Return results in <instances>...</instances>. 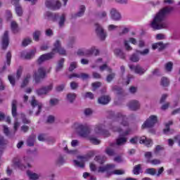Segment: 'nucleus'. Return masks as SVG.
Instances as JSON below:
<instances>
[{
  "instance_id": "6",
  "label": "nucleus",
  "mask_w": 180,
  "mask_h": 180,
  "mask_svg": "<svg viewBox=\"0 0 180 180\" xmlns=\"http://www.w3.org/2000/svg\"><path fill=\"white\" fill-rule=\"evenodd\" d=\"M75 127L81 137H88L89 133H91L89 128L86 125L77 123L75 124Z\"/></svg>"
},
{
  "instance_id": "41",
  "label": "nucleus",
  "mask_w": 180,
  "mask_h": 180,
  "mask_svg": "<svg viewBox=\"0 0 180 180\" xmlns=\"http://www.w3.org/2000/svg\"><path fill=\"white\" fill-rule=\"evenodd\" d=\"M146 174H149V175H155V174H157V169H155V168H148L146 169L145 171Z\"/></svg>"
},
{
  "instance_id": "22",
  "label": "nucleus",
  "mask_w": 180,
  "mask_h": 180,
  "mask_svg": "<svg viewBox=\"0 0 180 180\" xmlns=\"http://www.w3.org/2000/svg\"><path fill=\"white\" fill-rule=\"evenodd\" d=\"M172 124H174L172 121H169L165 124V129H163L165 134H172L174 133V130L169 129V126H172Z\"/></svg>"
},
{
  "instance_id": "64",
  "label": "nucleus",
  "mask_w": 180,
  "mask_h": 180,
  "mask_svg": "<svg viewBox=\"0 0 180 180\" xmlns=\"http://www.w3.org/2000/svg\"><path fill=\"white\" fill-rule=\"evenodd\" d=\"M79 76V78H82V79H88V78H89V75L86 73H80Z\"/></svg>"
},
{
  "instance_id": "36",
  "label": "nucleus",
  "mask_w": 180,
  "mask_h": 180,
  "mask_svg": "<svg viewBox=\"0 0 180 180\" xmlns=\"http://www.w3.org/2000/svg\"><path fill=\"white\" fill-rule=\"evenodd\" d=\"M64 58H61L58 63V65L56 67V71L57 72H58V71H61V70H63V67H64Z\"/></svg>"
},
{
  "instance_id": "38",
  "label": "nucleus",
  "mask_w": 180,
  "mask_h": 180,
  "mask_svg": "<svg viewBox=\"0 0 180 180\" xmlns=\"http://www.w3.org/2000/svg\"><path fill=\"white\" fill-rule=\"evenodd\" d=\"M99 70L101 72H103V71H105V70H107L108 72H112V68H109L106 64L101 65L99 67Z\"/></svg>"
},
{
  "instance_id": "47",
  "label": "nucleus",
  "mask_w": 180,
  "mask_h": 180,
  "mask_svg": "<svg viewBox=\"0 0 180 180\" xmlns=\"http://www.w3.org/2000/svg\"><path fill=\"white\" fill-rule=\"evenodd\" d=\"M46 16H47V18H50L51 19H57V18L58 17V15L57 14H53L50 11H47L45 13Z\"/></svg>"
},
{
  "instance_id": "58",
  "label": "nucleus",
  "mask_w": 180,
  "mask_h": 180,
  "mask_svg": "<svg viewBox=\"0 0 180 180\" xmlns=\"http://www.w3.org/2000/svg\"><path fill=\"white\" fill-rule=\"evenodd\" d=\"M77 68V62H72L69 67V71L72 72Z\"/></svg>"
},
{
  "instance_id": "52",
  "label": "nucleus",
  "mask_w": 180,
  "mask_h": 180,
  "mask_svg": "<svg viewBox=\"0 0 180 180\" xmlns=\"http://www.w3.org/2000/svg\"><path fill=\"white\" fill-rule=\"evenodd\" d=\"M12 58V53L11 51H8L6 54V63L7 65H11V60Z\"/></svg>"
},
{
  "instance_id": "17",
  "label": "nucleus",
  "mask_w": 180,
  "mask_h": 180,
  "mask_svg": "<svg viewBox=\"0 0 180 180\" xmlns=\"http://www.w3.org/2000/svg\"><path fill=\"white\" fill-rule=\"evenodd\" d=\"M30 103L32 108H36V106H38V110L35 113V115L36 116H39V115H40V112H41V108H43V105H41V103H39V101H37V100L34 98L31 101Z\"/></svg>"
},
{
  "instance_id": "31",
  "label": "nucleus",
  "mask_w": 180,
  "mask_h": 180,
  "mask_svg": "<svg viewBox=\"0 0 180 180\" xmlns=\"http://www.w3.org/2000/svg\"><path fill=\"white\" fill-rule=\"evenodd\" d=\"M95 161L98 162V164H104L106 161V157L105 156H96L94 158Z\"/></svg>"
},
{
  "instance_id": "8",
  "label": "nucleus",
  "mask_w": 180,
  "mask_h": 180,
  "mask_svg": "<svg viewBox=\"0 0 180 180\" xmlns=\"http://www.w3.org/2000/svg\"><path fill=\"white\" fill-rule=\"evenodd\" d=\"M33 77L36 84H40L41 79L46 78V69L44 68H39L37 71L34 72Z\"/></svg>"
},
{
  "instance_id": "34",
  "label": "nucleus",
  "mask_w": 180,
  "mask_h": 180,
  "mask_svg": "<svg viewBox=\"0 0 180 180\" xmlns=\"http://www.w3.org/2000/svg\"><path fill=\"white\" fill-rule=\"evenodd\" d=\"M75 98H77V94H75L74 93H69L67 95L68 101H69V102H70V103H72V102H74V101H75Z\"/></svg>"
},
{
  "instance_id": "15",
  "label": "nucleus",
  "mask_w": 180,
  "mask_h": 180,
  "mask_svg": "<svg viewBox=\"0 0 180 180\" xmlns=\"http://www.w3.org/2000/svg\"><path fill=\"white\" fill-rule=\"evenodd\" d=\"M129 68L132 71H134L135 74H139V75H143L147 71L146 69L143 68L140 65H130Z\"/></svg>"
},
{
  "instance_id": "11",
  "label": "nucleus",
  "mask_w": 180,
  "mask_h": 180,
  "mask_svg": "<svg viewBox=\"0 0 180 180\" xmlns=\"http://www.w3.org/2000/svg\"><path fill=\"white\" fill-rule=\"evenodd\" d=\"M9 46V32L5 31L1 36V47L3 50H6Z\"/></svg>"
},
{
  "instance_id": "40",
  "label": "nucleus",
  "mask_w": 180,
  "mask_h": 180,
  "mask_svg": "<svg viewBox=\"0 0 180 180\" xmlns=\"http://www.w3.org/2000/svg\"><path fill=\"white\" fill-rule=\"evenodd\" d=\"M91 86L93 88V91H96L98 88H101L102 86V82H95L91 84Z\"/></svg>"
},
{
  "instance_id": "4",
  "label": "nucleus",
  "mask_w": 180,
  "mask_h": 180,
  "mask_svg": "<svg viewBox=\"0 0 180 180\" xmlns=\"http://www.w3.org/2000/svg\"><path fill=\"white\" fill-rule=\"evenodd\" d=\"M115 165L114 164H108L105 166L100 167L98 172H107L108 175H123L124 174V170L123 169H115Z\"/></svg>"
},
{
  "instance_id": "37",
  "label": "nucleus",
  "mask_w": 180,
  "mask_h": 180,
  "mask_svg": "<svg viewBox=\"0 0 180 180\" xmlns=\"http://www.w3.org/2000/svg\"><path fill=\"white\" fill-rule=\"evenodd\" d=\"M11 30L13 33H18V32H19V27H18V23H16V22H11Z\"/></svg>"
},
{
  "instance_id": "20",
  "label": "nucleus",
  "mask_w": 180,
  "mask_h": 180,
  "mask_svg": "<svg viewBox=\"0 0 180 180\" xmlns=\"http://www.w3.org/2000/svg\"><path fill=\"white\" fill-rule=\"evenodd\" d=\"M13 164L15 167H18L20 169H26V166L22 164V160L18 158H15L13 160Z\"/></svg>"
},
{
  "instance_id": "56",
  "label": "nucleus",
  "mask_w": 180,
  "mask_h": 180,
  "mask_svg": "<svg viewBox=\"0 0 180 180\" xmlns=\"http://www.w3.org/2000/svg\"><path fill=\"white\" fill-rule=\"evenodd\" d=\"M30 43H32V39L26 38L22 41V46H24V47H26V46L30 44Z\"/></svg>"
},
{
  "instance_id": "7",
  "label": "nucleus",
  "mask_w": 180,
  "mask_h": 180,
  "mask_svg": "<svg viewBox=\"0 0 180 180\" xmlns=\"http://www.w3.org/2000/svg\"><path fill=\"white\" fill-rule=\"evenodd\" d=\"M158 122L157 115H150L142 124V129H150L154 127Z\"/></svg>"
},
{
  "instance_id": "25",
  "label": "nucleus",
  "mask_w": 180,
  "mask_h": 180,
  "mask_svg": "<svg viewBox=\"0 0 180 180\" xmlns=\"http://www.w3.org/2000/svg\"><path fill=\"white\" fill-rule=\"evenodd\" d=\"M27 175H28L30 179L37 180L41 176L40 174L33 173L30 171L27 172Z\"/></svg>"
},
{
  "instance_id": "13",
  "label": "nucleus",
  "mask_w": 180,
  "mask_h": 180,
  "mask_svg": "<svg viewBox=\"0 0 180 180\" xmlns=\"http://www.w3.org/2000/svg\"><path fill=\"white\" fill-rule=\"evenodd\" d=\"M127 143V137L124 136L123 135H120L119 137L116 139L115 143H110V147H115V146H124Z\"/></svg>"
},
{
  "instance_id": "5",
  "label": "nucleus",
  "mask_w": 180,
  "mask_h": 180,
  "mask_svg": "<svg viewBox=\"0 0 180 180\" xmlns=\"http://www.w3.org/2000/svg\"><path fill=\"white\" fill-rule=\"evenodd\" d=\"M95 154H96V151L91 150L89 152L86 156H78L77 158L79 160H82V162H78L77 160H73L74 165H75V167H79V168H84V167H85V165L84 164V161H88L89 158H92V157H94Z\"/></svg>"
},
{
  "instance_id": "19",
  "label": "nucleus",
  "mask_w": 180,
  "mask_h": 180,
  "mask_svg": "<svg viewBox=\"0 0 180 180\" xmlns=\"http://www.w3.org/2000/svg\"><path fill=\"white\" fill-rule=\"evenodd\" d=\"M77 56H79L80 57H86L88 56H92V50L79 49L77 51Z\"/></svg>"
},
{
  "instance_id": "30",
  "label": "nucleus",
  "mask_w": 180,
  "mask_h": 180,
  "mask_svg": "<svg viewBox=\"0 0 180 180\" xmlns=\"http://www.w3.org/2000/svg\"><path fill=\"white\" fill-rule=\"evenodd\" d=\"M35 140H36V137L35 136H30L27 139V146H28L29 147H33V146H34Z\"/></svg>"
},
{
  "instance_id": "59",
  "label": "nucleus",
  "mask_w": 180,
  "mask_h": 180,
  "mask_svg": "<svg viewBox=\"0 0 180 180\" xmlns=\"http://www.w3.org/2000/svg\"><path fill=\"white\" fill-rule=\"evenodd\" d=\"M64 88H65V84H60L56 87V91L57 92H61V91L64 90Z\"/></svg>"
},
{
  "instance_id": "10",
  "label": "nucleus",
  "mask_w": 180,
  "mask_h": 180,
  "mask_svg": "<svg viewBox=\"0 0 180 180\" xmlns=\"http://www.w3.org/2000/svg\"><path fill=\"white\" fill-rule=\"evenodd\" d=\"M94 131L96 134H101L104 137H109V136H110L109 131L105 129V125L103 124L96 125Z\"/></svg>"
},
{
  "instance_id": "3",
  "label": "nucleus",
  "mask_w": 180,
  "mask_h": 180,
  "mask_svg": "<svg viewBox=\"0 0 180 180\" xmlns=\"http://www.w3.org/2000/svg\"><path fill=\"white\" fill-rule=\"evenodd\" d=\"M120 124H122L124 127L129 126L127 117L123 115L122 112L117 113L114 118V121L111 124H108L107 127L112 130V131L120 133V131H122V128L119 127Z\"/></svg>"
},
{
  "instance_id": "21",
  "label": "nucleus",
  "mask_w": 180,
  "mask_h": 180,
  "mask_svg": "<svg viewBox=\"0 0 180 180\" xmlns=\"http://www.w3.org/2000/svg\"><path fill=\"white\" fill-rule=\"evenodd\" d=\"M167 46H168V44H164L162 42H158V43H155L152 45V49H153V50H157V49H158V50L160 51H161V50H164V49H165L167 47Z\"/></svg>"
},
{
  "instance_id": "24",
  "label": "nucleus",
  "mask_w": 180,
  "mask_h": 180,
  "mask_svg": "<svg viewBox=\"0 0 180 180\" xmlns=\"http://www.w3.org/2000/svg\"><path fill=\"white\" fill-rule=\"evenodd\" d=\"M98 102L101 105H108L110 102V97L109 96H103L98 99Z\"/></svg>"
},
{
  "instance_id": "55",
  "label": "nucleus",
  "mask_w": 180,
  "mask_h": 180,
  "mask_svg": "<svg viewBox=\"0 0 180 180\" xmlns=\"http://www.w3.org/2000/svg\"><path fill=\"white\" fill-rule=\"evenodd\" d=\"M23 71V69L20 67L18 70H17V73H16V79H20V77H22V72Z\"/></svg>"
},
{
  "instance_id": "27",
  "label": "nucleus",
  "mask_w": 180,
  "mask_h": 180,
  "mask_svg": "<svg viewBox=\"0 0 180 180\" xmlns=\"http://www.w3.org/2000/svg\"><path fill=\"white\" fill-rule=\"evenodd\" d=\"M86 7L84 5L79 6V11L74 15V18H81V16H84V13H85Z\"/></svg>"
},
{
  "instance_id": "12",
  "label": "nucleus",
  "mask_w": 180,
  "mask_h": 180,
  "mask_svg": "<svg viewBox=\"0 0 180 180\" xmlns=\"http://www.w3.org/2000/svg\"><path fill=\"white\" fill-rule=\"evenodd\" d=\"M46 6L49 8V9H52L53 11H57V9H60V8H61V2L59 1H46Z\"/></svg>"
},
{
  "instance_id": "51",
  "label": "nucleus",
  "mask_w": 180,
  "mask_h": 180,
  "mask_svg": "<svg viewBox=\"0 0 180 180\" xmlns=\"http://www.w3.org/2000/svg\"><path fill=\"white\" fill-rule=\"evenodd\" d=\"M145 158H146L148 162H150V161H151V159L153 158V153L151 152H146Z\"/></svg>"
},
{
  "instance_id": "32",
  "label": "nucleus",
  "mask_w": 180,
  "mask_h": 180,
  "mask_svg": "<svg viewBox=\"0 0 180 180\" xmlns=\"http://www.w3.org/2000/svg\"><path fill=\"white\" fill-rule=\"evenodd\" d=\"M34 54H36V50H31L30 52L27 53L25 56V60H30L34 57Z\"/></svg>"
},
{
  "instance_id": "16",
  "label": "nucleus",
  "mask_w": 180,
  "mask_h": 180,
  "mask_svg": "<svg viewBox=\"0 0 180 180\" xmlns=\"http://www.w3.org/2000/svg\"><path fill=\"white\" fill-rule=\"evenodd\" d=\"M128 108H129V109L131 110H139V109H140V102L137 100H131L130 101L128 104H127Z\"/></svg>"
},
{
  "instance_id": "49",
  "label": "nucleus",
  "mask_w": 180,
  "mask_h": 180,
  "mask_svg": "<svg viewBox=\"0 0 180 180\" xmlns=\"http://www.w3.org/2000/svg\"><path fill=\"white\" fill-rule=\"evenodd\" d=\"M89 140L92 144H95L96 146H98V144H101V141L95 137H90Z\"/></svg>"
},
{
  "instance_id": "60",
  "label": "nucleus",
  "mask_w": 180,
  "mask_h": 180,
  "mask_svg": "<svg viewBox=\"0 0 180 180\" xmlns=\"http://www.w3.org/2000/svg\"><path fill=\"white\" fill-rule=\"evenodd\" d=\"M8 80H9L10 83L11 84V85H13V86H14V85L15 84V77L13 75H8Z\"/></svg>"
},
{
  "instance_id": "44",
  "label": "nucleus",
  "mask_w": 180,
  "mask_h": 180,
  "mask_svg": "<svg viewBox=\"0 0 180 180\" xmlns=\"http://www.w3.org/2000/svg\"><path fill=\"white\" fill-rule=\"evenodd\" d=\"M141 169V165H137L134 167L133 172L134 175H139L140 170Z\"/></svg>"
},
{
  "instance_id": "61",
  "label": "nucleus",
  "mask_w": 180,
  "mask_h": 180,
  "mask_svg": "<svg viewBox=\"0 0 180 180\" xmlns=\"http://www.w3.org/2000/svg\"><path fill=\"white\" fill-rule=\"evenodd\" d=\"M162 150H164V147L158 145L155 149V154H158V153H160V151H162Z\"/></svg>"
},
{
  "instance_id": "63",
  "label": "nucleus",
  "mask_w": 180,
  "mask_h": 180,
  "mask_svg": "<svg viewBox=\"0 0 180 180\" xmlns=\"http://www.w3.org/2000/svg\"><path fill=\"white\" fill-rule=\"evenodd\" d=\"M3 128H4V134H6V136H9L10 131H9V128H8V126L4 125Z\"/></svg>"
},
{
  "instance_id": "14",
  "label": "nucleus",
  "mask_w": 180,
  "mask_h": 180,
  "mask_svg": "<svg viewBox=\"0 0 180 180\" xmlns=\"http://www.w3.org/2000/svg\"><path fill=\"white\" fill-rule=\"evenodd\" d=\"M96 33L101 40H105L106 39V32L99 24H96Z\"/></svg>"
},
{
  "instance_id": "39",
  "label": "nucleus",
  "mask_w": 180,
  "mask_h": 180,
  "mask_svg": "<svg viewBox=\"0 0 180 180\" xmlns=\"http://www.w3.org/2000/svg\"><path fill=\"white\" fill-rule=\"evenodd\" d=\"M41 32L39 30L35 31L33 33V39L35 41H39Z\"/></svg>"
},
{
  "instance_id": "33",
  "label": "nucleus",
  "mask_w": 180,
  "mask_h": 180,
  "mask_svg": "<svg viewBox=\"0 0 180 180\" xmlns=\"http://www.w3.org/2000/svg\"><path fill=\"white\" fill-rule=\"evenodd\" d=\"M6 143V140H5L4 136H0V153L2 152V150H4Z\"/></svg>"
},
{
  "instance_id": "35",
  "label": "nucleus",
  "mask_w": 180,
  "mask_h": 180,
  "mask_svg": "<svg viewBox=\"0 0 180 180\" xmlns=\"http://www.w3.org/2000/svg\"><path fill=\"white\" fill-rule=\"evenodd\" d=\"M105 154H107V155H110V157L115 155V150L112 148L110 145L105 148Z\"/></svg>"
},
{
  "instance_id": "42",
  "label": "nucleus",
  "mask_w": 180,
  "mask_h": 180,
  "mask_svg": "<svg viewBox=\"0 0 180 180\" xmlns=\"http://www.w3.org/2000/svg\"><path fill=\"white\" fill-rule=\"evenodd\" d=\"M112 91L117 94V95L122 94V88H120L119 86H113L112 87Z\"/></svg>"
},
{
  "instance_id": "1",
  "label": "nucleus",
  "mask_w": 180,
  "mask_h": 180,
  "mask_svg": "<svg viewBox=\"0 0 180 180\" xmlns=\"http://www.w3.org/2000/svg\"><path fill=\"white\" fill-rule=\"evenodd\" d=\"M172 11V8L165 7L162 8L155 15L150 23V27L154 30H161V29H167L168 27V22H167V15Z\"/></svg>"
},
{
  "instance_id": "45",
  "label": "nucleus",
  "mask_w": 180,
  "mask_h": 180,
  "mask_svg": "<svg viewBox=\"0 0 180 180\" xmlns=\"http://www.w3.org/2000/svg\"><path fill=\"white\" fill-rule=\"evenodd\" d=\"M161 85L162 86H168L169 85V80L167 77H162L161 79Z\"/></svg>"
},
{
  "instance_id": "2",
  "label": "nucleus",
  "mask_w": 180,
  "mask_h": 180,
  "mask_svg": "<svg viewBox=\"0 0 180 180\" xmlns=\"http://www.w3.org/2000/svg\"><path fill=\"white\" fill-rule=\"evenodd\" d=\"M53 49L52 51L46 54L41 55L37 60L38 64H41L44 63V61H47L49 60H51L54 58V54L56 53H58L62 56H65V50L61 47V42L59 40H57L53 44Z\"/></svg>"
},
{
  "instance_id": "18",
  "label": "nucleus",
  "mask_w": 180,
  "mask_h": 180,
  "mask_svg": "<svg viewBox=\"0 0 180 180\" xmlns=\"http://www.w3.org/2000/svg\"><path fill=\"white\" fill-rule=\"evenodd\" d=\"M111 19L113 20H120L122 15L116 8H112L110 11Z\"/></svg>"
},
{
  "instance_id": "50",
  "label": "nucleus",
  "mask_w": 180,
  "mask_h": 180,
  "mask_svg": "<svg viewBox=\"0 0 180 180\" xmlns=\"http://www.w3.org/2000/svg\"><path fill=\"white\" fill-rule=\"evenodd\" d=\"M172 65H174V64L172 63V62H168L166 65H165V70L166 71L170 72V71H172Z\"/></svg>"
},
{
  "instance_id": "43",
  "label": "nucleus",
  "mask_w": 180,
  "mask_h": 180,
  "mask_svg": "<svg viewBox=\"0 0 180 180\" xmlns=\"http://www.w3.org/2000/svg\"><path fill=\"white\" fill-rule=\"evenodd\" d=\"M15 12L18 16H22V15H23V10L20 5L15 6Z\"/></svg>"
},
{
  "instance_id": "57",
  "label": "nucleus",
  "mask_w": 180,
  "mask_h": 180,
  "mask_svg": "<svg viewBox=\"0 0 180 180\" xmlns=\"http://www.w3.org/2000/svg\"><path fill=\"white\" fill-rule=\"evenodd\" d=\"M149 163L152 164V165H159V164H161V160L158 159H153L149 161Z\"/></svg>"
},
{
  "instance_id": "28",
  "label": "nucleus",
  "mask_w": 180,
  "mask_h": 180,
  "mask_svg": "<svg viewBox=\"0 0 180 180\" xmlns=\"http://www.w3.org/2000/svg\"><path fill=\"white\" fill-rule=\"evenodd\" d=\"M17 105H18V101L16 100H13L12 101V115L13 117H16L18 112L17 111Z\"/></svg>"
},
{
  "instance_id": "9",
  "label": "nucleus",
  "mask_w": 180,
  "mask_h": 180,
  "mask_svg": "<svg viewBox=\"0 0 180 180\" xmlns=\"http://www.w3.org/2000/svg\"><path fill=\"white\" fill-rule=\"evenodd\" d=\"M53 87L54 84L53 83H51L48 86H44L37 89L36 94L37 95H38V96H42V95H47V94H49V92H51V91H53Z\"/></svg>"
},
{
  "instance_id": "29",
  "label": "nucleus",
  "mask_w": 180,
  "mask_h": 180,
  "mask_svg": "<svg viewBox=\"0 0 180 180\" xmlns=\"http://www.w3.org/2000/svg\"><path fill=\"white\" fill-rule=\"evenodd\" d=\"M30 78H32V75H30V74H27L24 78L21 84V86H20L21 88H25L29 84V81H30Z\"/></svg>"
},
{
  "instance_id": "62",
  "label": "nucleus",
  "mask_w": 180,
  "mask_h": 180,
  "mask_svg": "<svg viewBox=\"0 0 180 180\" xmlns=\"http://www.w3.org/2000/svg\"><path fill=\"white\" fill-rule=\"evenodd\" d=\"M138 141H139V137L137 136H134V138L129 140V142L131 143V144H137Z\"/></svg>"
},
{
  "instance_id": "46",
  "label": "nucleus",
  "mask_w": 180,
  "mask_h": 180,
  "mask_svg": "<svg viewBox=\"0 0 180 180\" xmlns=\"http://www.w3.org/2000/svg\"><path fill=\"white\" fill-rule=\"evenodd\" d=\"M115 77H116V74L111 72L106 77L107 82H112L113 79H115Z\"/></svg>"
},
{
  "instance_id": "48",
  "label": "nucleus",
  "mask_w": 180,
  "mask_h": 180,
  "mask_svg": "<svg viewBox=\"0 0 180 180\" xmlns=\"http://www.w3.org/2000/svg\"><path fill=\"white\" fill-rule=\"evenodd\" d=\"M65 22V14H63L60 18V20H59L60 27H63V26H64Z\"/></svg>"
},
{
  "instance_id": "53",
  "label": "nucleus",
  "mask_w": 180,
  "mask_h": 180,
  "mask_svg": "<svg viewBox=\"0 0 180 180\" xmlns=\"http://www.w3.org/2000/svg\"><path fill=\"white\" fill-rule=\"evenodd\" d=\"M130 60L133 61V63H137L140 60V58H139V56H137L136 54H133L130 57Z\"/></svg>"
},
{
  "instance_id": "54",
  "label": "nucleus",
  "mask_w": 180,
  "mask_h": 180,
  "mask_svg": "<svg viewBox=\"0 0 180 180\" xmlns=\"http://www.w3.org/2000/svg\"><path fill=\"white\" fill-rule=\"evenodd\" d=\"M21 119L22 120V123L25 124H30V120H29L27 118H26V115L25 114H21Z\"/></svg>"
},
{
  "instance_id": "26",
  "label": "nucleus",
  "mask_w": 180,
  "mask_h": 180,
  "mask_svg": "<svg viewBox=\"0 0 180 180\" xmlns=\"http://www.w3.org/2000/svg\"><path fill=\"white\" fill-rule=\"evenodd\" d=\"M114 53L117 57H119L120 58H126V54L123 53V51H122L120 49H115L114 50Z\"/></svg>"
},
{
  "instance_id": "23",
  "label": "nucleus",
  "mask_w": 180,
  "mask_h": 180,
  "mask_svg": "<svg viewBox=\"0 0 180 180\" xmlns=\"http://www.w3.org/2000/svg\"><path fill=\"white\" fill-rule=\"evenodd\" d=\"M139 143L140 144H145L148 147H151L153 146V140L147 139L146 136L141 137Z\"/></svg>"
}]
</instances>
